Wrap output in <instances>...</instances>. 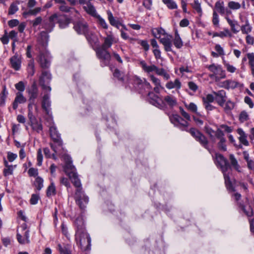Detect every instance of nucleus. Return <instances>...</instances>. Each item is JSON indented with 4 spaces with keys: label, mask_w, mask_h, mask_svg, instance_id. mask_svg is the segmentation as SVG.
<instances>
[{
    "label": "nucleus",
    "mask_w": 254,
    "mask_h": 254,
    "mask_svg": "<svg viewBox=\"0 0 254 254\" xmlns=\"http://www.w3.org/2000/svg\"><path fill=\"white\" fill-rule=\"evenodd\" d=\"M26 98L23 96L22 93L17 92L12 104L13 109L16 110L19 104H23L26 102Z\"/></svg>",
    "instance_id": "obj_25"
},
{
    "label": "nucleus",
    "mask_w": 254,
    "mask_h": 254,
    "mask_svg": "<svg viewBox=\"0 0 254 254\" xmlns=\"http://www.w3.org/2000/svg\"><path fill=\"white\" fill-rule=\"evenodd\" d=\"M96 17L98 18V23L104 29H107L108 27V26L105 20L99 15H98Z\"/></svg>",
    "instance_id": "obj_62"
},
{
    "label": "nucleus",
    "mask_w": 254,
    "mask_h": 254,
    "mask_svg": "<svg viewBox=\"0 0 254 254\" xmlns=\"http://www.w3.org/2000/svg\"><path fill=\"white\" fill-rule=\"evenodd\" d=\"M229 8L232 10H238L241 7V4L238 2L230 1L228 3Z\"/></svg>",
    "instance_id": "obj_50"
},
{
    "label": "nucleus",
    "mask_w": 254,
    "mask_h": 254,
    "mask_svg": "<svg viewBox=\"0 0 254 254\" xmlns=\"http://www.w3.org/2000/svg\"><path fill=\"white\" fill-rule=\"evenodd\" d=\"M61 11L65 12H69L71 14L73 15L75 17L78 18L80 16L79 12L73 7H69L66 5L65 2L59 6Z\"/></svg>",
    "instance_id": "obj_24"
},
{
    "label": "nucleus",
    "mask_w": 254,
    "mask_h": 254,
    "mask_svg": "<svg viewBox=\"0 0 254 254\" xmlns=\"http://www.w3.org/2000/svg\"><path fill=\"white\" fill-rule=\"evenodd\" d=\"M30 103L28 105V118L31 119L32 117H35L34 115L33 108L35 109L36 113L38 111V105L34 103V100L29 101Z\"/></svg>",
    "instance_id": "obj_28"
},
{
    "label": "nucleus",
    "mask_w": 254,
    "mask_h": 254,
    "mask_svg": "<svg viewBox=\"0 0 254 254\" xmlns=\"http://www.w3.org/2000/svg\"><path fill=\"white\" fill-rule=\"evenodd\" d=\"M237 133L240 135L239 137L240 142L245 146H248L249 143L247 138V136L243 130L242 128H238L237 129Z\"/></svg>",
    "instance_id": "obj_34"
},
{
    "label": "nucleus",
    "mask_w": 254,
    "mask_h": 254,
    "mask_svg": "<svg viewBox=\"0 0 254 254\" xmlns=\"http://www.w3.org/2000/svg\"><path fill=\"white\" fill-rule=\"evenodd\" d=\"M114 38L112 34L107 35L104 38V42L101 47L103 48L108 49L110 48L114 42Z\"/></svg>",
    "instance_id": "obj_36"
},
{
    "label": "nucleus",
    "mask_w": 254,
    "mask_h": 254,
    "mask_svg": "<svg viewBox=\"0 0 254 254\" xmlns=\"http://www.w3.org/2000/svg\"><path fill=\"white\" fill-rule=\"evenodd\" d=\"M229 160L232 167L237 171L241 172V168L239 165L238 162L234 155L230 154L229 155Z\"/></svg>",
    "instance_id": "obj_38"
},
{
    "label": "nucleus",
    "mask_w": 254,
    "mask_h": 254,
    "mask_svg": "<svg viewBox=\"0 0 254 254\" xmlns=\"http://www.w3.org/2000/svg\"><path fill=\"white\" fill-rule=\"evenodd\" d=\"M215 97L214 95L208 94L206 97H203L202 101L203 103H210L214 101Z\"/></svg>",
    "instance_id": "obj_56"
},
{
    "label": "nucleus",
    "mask_w": 254,
    "mask_h": 254,
    "mask_svg": "<svg viewBox=\"0 0 254 254\" xmlns=\"http://www.w3.org/2000/svg\"><path fill=\"white\" fill-rule=\"evenodd\" d=\"M215 96V100L219 105L223 107L226 101V92L223 90H220L217 92L213 91Z\"/></svg>",
    "instance_id": "obj_14"
},
{
    "label": "nucleus",
    "mask_w": 254,
    "mask_h": 254,
    "mask_svg": "<svg viewBox=\"0 0 254 254\" xmlns=\"http://www.w3.org/2000/svg\"><path fill=\"white\" fill-rule=\"evenodd\" d=\"M141 87L144 88L145 89L147 90V92H148V96H149V93H152V92H150V90L152 89V87L150 85V84L147 82L145 79H143V85H142ZM148 99L149 100V102L152 100L148 96Z\"/></svg>",
    "instance_id": "obj_52"
},
{
    "label": "nucleus",
    "mask_w": 254,
    "mask_h": 254,
    "mask_svg": "<svg viewBox=\"0 0 254 254\" xmlns=\"http://www.w3.org/2000/svg\"><path fill=\"white\" fill-rule=\"evenodd\" d=\"M50 132L51 137L54 141V144H51V148L57 154L61 155L60 150L63 149V143L60 135L54 126L50 127Z\"/></svg>",
    "instance_id": "obj_7"
},
{
    "label": "nucleus",
    "mask_w": 254,
    "mask_h": 254,
    "mask_svg": "<svg viewBox=\"0 0 254 254\" xmlns=\"http://www.w3.org/2000/svg\"><path fill=\"white\" fill-rule=\"evenodd\" d=\"M205 131L206 133L209 135L211 139L214 140L215 137H217V134L219 131H222L220 129L218 128L216 131L213 130L211 128L205 127Z\"/></svg>",
    "instance_id": "obj_43"
},
{
    "label": "nucleus",
    "mask_w": 254,
    "mask_h": 254,
    "mask_svg": "<svg viewBox=\"0 0 254 254\" xmlns=\"http://www.w3.org/2000/svg\"><path fill=\"white\" fill-rule=\"evenodd\" d=\"M165 86L166 88L169 90L175 89L177 93H179V90L182 87V83L179 79L176 78L174 81L170 80L168 81L166 83Z\"/></svg>",
    "instance_id": "obj_21"
},
{
    "label": "nucleus",
    "mask_w": 254,
    "mask_h": 254,
    "mask_svg": "<svg viewBox=\"0 0 254 254\" xmlns=\"http://www.w3.org/2000/svg\"><path fill=\"white\" fill-rule=\"evenodd\" d=\"M56 193V187L54 183L52 182L50 185L48 187L47 190V195L48 197L55 195Z\"/></svg>",
    "instance_id": "obj_45"
},
{
    "label": "nucleus",
    "mask_w": 254,
    "mask_h": 254,
    "mask_svg": "<svg viewBox=\"0 0 254 254\" xmlns=\"http://www.w3.org/2000/svg\"><path fill=\"white\" fill-rule=\"evenodd\" d=\"M58 19V14L55 13L49 17L47 21L44 22L43 28L46 30L47 32H50L53 30Z\"/></svg>",
    "instance_id": "obj_13"
},
{
    "label": "nucleus",
    "mask_w": 254,
    "mask_h": 254,
    "mask_svg": "<svg viewBox=\"0 0 254 254\" xmlns=\"http://www.w3.org/2000/svg\"><path fill=\"white\" fill-rule=\"evenodd\" d=\"M248 15L246 12L243 11L239 13V18L240 20V22L242 23H248L249 22V20L247 17Z\"/></svg>",
    "instance_id": "obj_55"
},
{
    "label": "nucleus",
    "mask_w": 254,
    "mask_h": 254,
    "mask_svg": "<svg viewBox=\"0 0 254 254\" xmlns=\"http://www.w3.org/2000/svg\"><path fill=\"white\" fill-rule=\"evenodd\" d=\"M96 51L97 57L105 62L108 63L111 58L110 53L107 51V49L102 47H96L94 49Z\"/></svg>",
    "instance_id": "obj_11"
},
{
    "label": "nucleus",
    "mask_w": 254,
    "mask_h": 254,
    "mask_svg": "<svg viewBox=\"0 0 254 254\" xmlns=\"http://www.w3.org/2000/svg\"><path fill=\"white\" fill-rule=\"evenodd\" d=\"M15 88L19 92L22 93L23 92L25 88V84L23 81H19L17 83L15 84Z\"/></svg>",
    "instance_id": "obj_61"
},
{
    "label": "nucleus",
    "mask_w": 254,
    "mask_h": 254,
    "mask_svg": "<svg viewBox=\"0 0 254 254\" xmlns=\"http://www.w3.org/2000/svg\"><path fill=\"white\" fill-rule=\"evenodd\" d=\"M246 56L252 73L254 72V53H249L247 54Z\"/></svg>",
    "instance_id": "obj_41"
},
{
    "label": "nucleus",
    "mask_w": 254,
    "mask_h": 254,
    "mask_svg": "<svg viewBox=\"0 0 254 254\" xmlns=\"http://www.w3.org/2000/svg\"><path fill=\"white\" fill-rule=\"evenodd\" d=\"M239 207L248 217H251L253 215V210L249 205H244L240 204Z\"/></svg>",
    "instance_id": "obj_40"
},
{
    "label": "nucleus",
    "mask_w": 254,
    "mask_h": 254,
    "mask_svg": "<svg viewBox=\"0 0 254 254\" xmlns=\"http://www.w3.org/2000/svg\"><path fill=\"white\" fill-rule=\"evenodd\" d=\"M241 30L243 34H248L252 31V27L250 25L249 22L246 23L241 27Z\"/></svg>",
    "instance_id": "obj_48"
},
{
    "label": "nucleus",
    "mask_w": 254,
    "mask_h": 254,
    "mask_svg": "<svg viewBox=\"0 0 254 254\" xmlns=\"http://www.w3.org/2000/svg\"><path fill=\"white\" fill-rule=\"evenodd\" d=\"M217 13H219L221 15H224V12L226 11V8L224 7V3L223 1H217L215 4L214 9Z\"/></svg>",
    "instance_id": "obj_35"
},
{
    "label": "nucleus",
    "mask_w": 254,
    "mask_h": 254,
    "mask_svg": "<svg viewBox=\"0 0 254 254\" xmlns=\"http://www.w3.org/2000/svg\"><path fill=\"white\" fill-rule=\"evenodd\" d=\"M149 96L152 100L150 103L160 109H163L166 106L173 108L177 105L176 98L171 95L165 96L163 99L153 93H149Z\"/></svg>",
    "instance_id": "obj_5"
},
{
    "label": "nucleus",
    "mask_w": 254,
    "mask_h": 254,
    "mask_svg": "<svg viewBox=\"0 0 254 254\" xmlns=\"http://www.w3.org/2000/svg\"><path fill=\"white\" fill-rule=\"evenodd\" d=\"M224 134L223 131H219L217 134V138L219 139V142L218 143V148L222 151H225L227 150L226 145V139L224 137Z\"/></svg>",
    "instance_id": "obj_27"
},
{
    "label": "nucleus",
    "mask_w": 254,
    "mask_h": 254,
    "mask_svg": "<svg viewBox=\"0 0 254 254\" xmlns=\"http://www.w3.org/2000/svg\"><path fill=\"white\" fill-rule=\"evenodd\" d=\"M207 67L212 72L209 74V77L213 79L216 82H219L221 79L226 78L225 71L223 69L221 65L213 64L207 66Z\"/></svg>",
    "instance_id": "obj_8"
},
{
    "label": "nucleus",
    "mask_w": 254,
    "mask_h": 254,
    "mask_svg": "<svg viewBox=\"0 0 254 254\" xmlns=\"http://www.w3.org/2000/svg\"><path fill=\"white\" fill-rule=\"evenodd\" d=\"M166 33L165 30L161 28H155L152 30V35L157 39H160Z\"/></svg>",
    "instance_id": "obj_44"
},
{
    "label": "nucleus",
    "mask_w": 254,
    "mask_h": 254,
    "mask_svg": "<svg viewBox=\"0 0 254 254\" xmlns=\"http://www.w3.org/2000/svg\"><path fill=\"white\" fill-rule=\"evenodd\" d=\"M212 23L215 26H218L219 23V16L215 10L213 12Z\"/></svg>",
    "instance_id": "obj_63"
},
{
    "label": "nucleus",
    "mask_w": 254,
    "mask_h": 254,
    "mask_svg": "<svg viewBox=\"0 0 254 254\" xmlns=\"http://www.w3.org/2000/svg\"><path fill=\"white\" fill-rule=\"evenodd\" d=\"M190 132L191 135L195 138L197 141L199 142L202 145L205 147H206L208 143L207 140L200 132L194 128H191Z\"/></svg>",
    "instance_id": "obj_12"
},
{
    "label": "nucleus",
    "mask_w": 254,
    "mask_h": 254,
    "mask_svg": "<svg viewBox=\"0 0 254 254\" xmlns=\"http://www.w3.org/2000/svg\"><path fill=\"white\" fill-rule=\"evenodd\" d=\"M172 38L171 35L166 33L159 39L160 42L164 45L165 51L167 52L171 51Z\"/></svg>",
    "instance_id": "obj_16"
},
{
    "label": "nucleus",
    "mask_w": 254,
    "mask_h": 254,
    "mask_svg": "<svg viewBox=\"0 0 254 254\" xmlns=\"http://www.w3.org/2000/svg\"><path fill=\"white\" fill-rule=\"evenodd\" d=\"M18 10V7L16 3H12L8 10V14L10 15L14 14Z\"/></svg>",
    "instance_id": "obj_59"
},
{
    "label": "nucleus",
    "mask_w": 254,
    "mask_h": 254,
    "mask_svg": "<svg viewBox=\"0 0 254 254\" xmlns=\"http://www.w3.org/2000/svg\"><path fill=\"white\" fill-rule=\"evenodd\" d=\"M57 249L60 254H72L71 246L69 245L58 244Z\"/></svg>",
    "instance_id": "obj_33"
},
{
    "label": "nucleus",
    "mask_w": 254,
    "mask_h": 254,
    "mask_svg": "<svg viewBox=\"0 0 254 254\" xmlns=\"http://www.w3.org/2000/svg\"><path fill=\"white\" fill-rule=\"evenodd\" d=\"M38 61L42 67H47L50 62L49 54L47 52L40 54L39 56Z\"/></svg>",
    "instance_id": "obj_26"
},
{
    "label": "nucleus",
    "mask_w": 254,
    "mask_h": 254,
    "mask_svg": "<svg viewBox=\"0 0 254 254\" xmlns=\"http://www.w3.org/2000/svg\"><path fill=\"white\" fill-rule=\"evenodd\" d=\"M7 95L8 92L4 86L0 93V107H3L5 105Z\"/></svg>",
    "instance_id": "obj_42"
},
{
    "label": "nucleus",
    "mask_w": 254,
    "mask_h": 254,
    "mask_svg": "<svg viewBox=\"0 0 254 254\" xmlns=\"http://www.w3.org/2000/svg\"><path fill=\"white\" fill-rule=\"evenodd\" d=\"M218 85L220 87L227 89H233L239 85V83L236 80L228 79L219 82Z\"/></svg>",
    "instance_id": "obj_18"
},
{
    "label": "nucleus",
    "mask_w": 254,
    "mask_h": 254,
    "mask_svg": "<svg viewBox=\"0 0 254 254\" xmlns=\"http://www.w3.org/2000/svg\"><path fill=\"white\" fill-rule=\"evenodd\" d=\"M170 120L174 126L182 130H185L189 125L188 122L187 121L184 120L181 117L177 114L170 116Z\"/></svg>",
    "instance_id": "obj_10"
},
{
    "label": "nucleus",
    "mask_w": 254,
    "mask_h": 254,
    "mask_svg": "<svg viewBox=\"0 0 254 254\" xmlns=\"http://www.w3.org/2000/svg\"><path fill=\"white\" fill-rule=\"evenodd\" d=\"M34 186L38 190H41L43 187V179L40 177H37L34 182Z\"/></svg>",
    "instance_id": "obj_49"
},
{
    "label": "nucleus",
    "mask_w": 254,
    "mask_h": 254,
    "mask_svg": "<svg viewBox=\"0 0 254 254\" xmlns=\"http://www.w3.org/2000/svg\"><path fill=\"white\" fill-rule=\"evenodd\" d=\"M139 64L142 70L148 74L154 72L157 75L162 76L165 80H168L170 78V74L163 68H159L153 64H148L143 60L139 61Z\"/></svg>",
    "instance_id": "obj_6"
},
{
    "label": "nucleus",
    "mask_w": 254,
    "mask_h": 254,
    "mask_svg": "<svg viewBox=\"0 0 254 254\" xmlns=\"http://www.w3.org/2000/svg\"><path fill=\"white\" fill-rule=\"evenodd\" d=\"M149 77L150 78V80L155 85V87L154 88V91L156 93H159L160 92V90L163 88L161 85V82L160 79L153 75H150Z\"/></svg>",
    "instance_id": "obj_30"
},
{
    "label": "nucleus",
    "mask_w": 254,
    "mask_h": 254,
    "mask_svg": "<svg viewBox=\"0 0 254 254\" xmlns=\"http://www.w3.org/2000/svg\"><path fill=\"white\" fill-rule=\"evenodd\" d=\"M84 10L89 15L93 17H96L98 15L96 12L95 7L89 1L86 3V5L83 7Z\"/></svg>",
    "instance_id": "obj_29"
},
{
    "label": "nucleus",
    "mask_w": 254,
    "mask_h": 254,
    "mask_svg": "<svg viewBox=\"0 0 254 254\" xmlns=\"http://www.w3.org/2000/svg\"><path fill=\"white\" fill-rule=\"evenodd\" d=\"M215 162L218 167H220L222 172L225 180V183L227 189L231 191H235L232 182L230 179V174L231 172V167L227 160L223 155L216 153L215 154Z\"/></svg>",
    "instance_id": "obj_4"
},
{
    "label": "nucleus",
    "mask_w": 254,
    "mask_h": 254,
    "mask_svg": "<svg viewBox=\"0 0 254 254\" xmlns=\"http://www.w3.org/2000/svg\"><path fill=\"white\" fill-rule=\"evenodd\" d=\"M192 6L198 14L201 15L202 9L200 3L199 2L198 0H194L193 3L192 4Z\"/></svg>",
    "instance_id": "obj_53"
},
{
    "label": "nucleus",
    "mask_w": 254,
    "mask_h": 254,
    "mask_svg": "<svg viewBox=\"0 0 254 254\" xmlns=\"http://www.w3.org/2000/svg\"><path fill=\"white\" fill-rule=\"evenodd\" d=\"M225 19L230 25L232 31L234 33H237L239 32V30L236 28V26H238V22L236 20H233L231 19L227 16L225 17Z\"/></svg>",
    "instance_id": "obj_39"
},
{
    "label": "nucleus",
    "mask_w": 254,
    "mask_h": 254,
    "mask_svg": "<svg viewBox=\"0 0 254 254\" xmlns=\"http://www.w3.org/2000/svg\"><path fill=\"white\" fill-rule=\"evenodd\" d=\"M75 224L76 226L75 239L77 244L83 251L89 250L91 246V238L85 230L82 219L80 218L76 219Z\"/></svg>",
    "instance_id": "obj_2"
},
{
    "label": "nucleus",
    "mask_w": 254,
    "mask_h": 254,
    "mask_svg": "<svg viewBox=\"0 0 254 254\" xmlns=\"http://www.w3.org/2000/svg\"><path fill=\"white\" fill-rule=\"evenodd\" d=\"M3 164L4 168L3 170V174L4 177H8L12 175L14 169L16 165H9L5 158H3Z\"/></svg>",
    "instance_id": "obj_22"
},
{
    "label": "nucleus",
    "mask_w": 254,
    "mask_h": 254,
    "mask_svg": "<svg viewBox=\"0 0 254 254\" xmlns=\"http://www.w3.org/2000/svg\"><path fill=\"white\" fill-rule=\"evenodd\" d=\"M17 158V155L10 151L7 152V159L6 160L9 162H12Z\"/></svg>",
    "instance_id": "obj_57"
},
{
    "label": "nucleus",
    "mask_w": 254,
    "mask_h": 254,
    "mask_svg": "<svg viewBox=\"0 0 254 254\" xmlns=\"http://www.w3.org/2000/svg\"><path fill=\"white\" fill-rule=\"evenodd\" d=\"M62 158L65 162L64 172L76 188L74 196L76 202L81 209H84L88 202V197L82 190L80 181L78 178L77 173L75 172V168L72 164L71 157L68 154L64 153L62 155Z\"/></svg>",
    "instance_id": "obj_1"
},
{
    "label": "nucleus",
    "mask_w": 254,
    "mask_h": 254,
    "mask_svg": "<svg viewBox=\"0 0 254 254\" xmlns=\"http://www.w3.org/2000/svg\"><path fill=\"white\" fill-rule=\"evenodd\" d=\"M88 42L94 48V49L99 46V39L97 36L93 32L89 31L85 35Z\"/></svg>",
    "instance_id": "obj_17"
},
{
    "label": "nucleus",
    "mask_w": 254,
    "mask_h": 254,
    "mask_svg": "<svg viewBox=\"0 0 254 254\" xmlns=\"http://www.w3.org/2000/svg\"><path fill=\"white\" fill-rule=\"evenodd\" d=\"M107 14L108 15V19L110 22V24L111 25L116 27L117 28H119V26L121 25V24L118 20L116 19L113 16V15L111 11L110 10H108L107 11Z\"/></svg>",
    "instance_id": "obj_32"
},
{
    "label": "nucleus",
    "mask_w": 254,
    "mask_h": 254,
    "mask_svg": "<svg viewBox=\"0 0 254 254\" xmlns=\"http://www.w3.org/2000/svg\"><path fill=\"white\" fill-rule=\"evenodd\" d=\"M138 43L142 47L145 51H148L149 45L146 40H139Z\"/></svg>",
    "instance_id": "obj_64"
},
{
    "label": "nucleus",
    "mask_w": 254,
    "mask_h": 254,
    "mask_svg": "<svg viewBox=\"0 0 254 254\" xmlns=\"http://www.w3.org/2000/svg\"><path fill=\"white\" fill-rule=\"evenodd\" d=\"M239 120L241 122H244L249 120V115L248 113L245 111H242L239 115Z\"/></svg>",
    "instance_id": "obj_60"
},
{
    "label": "nucleus",
    "mask_w": 254,
    "mask_h": 254,
    "mask_svg": "<svg viewBox=\"0 0 254 254\" xmlns=\"http://www.w3.org/2000/svg\"><path fill=\"white\" fill-rule=\"evenodd\" d=\"M37 165L41 166L43 162V154L42 149L39 148L37 151Z\"/></svg>",
    "instance_id": "obj_58"
},
{
    "label": "nucleus",
    "mask_w": 254,
    "mask_h": 254,
    "mask_svg": "<svg viewBox=\"0 0 254 254\" xmlns=\"http://www.w3.org/2000/svg\"><path fill=\"white\" fill-rule=\"evenodd\" d=\"M162 1L169 9H177L178 7L177 3L173 0H163Z\"/></svg>",
    "instance_id": "obj_47"
},
{
    "label": "nucleus",
    "mask_w": 254,
    "mask_h": 254,
    "mask_svg": "<svg viewBox=\"0 0 254 254\" xmlns=\"http://www.w3.org/2000/svg\"><path fill=\"white\" fill-rule=\"evenodd\" d=\"M11 67L15 70H19L21 67V60L18 55L15 54L10 59Z\"/></svg>",
    "instance_id": "obj_23"
},
{
    "label": "nucleus",
    "mask_w": 254,
    "mask_h": 254,
    "mask_svg": "<svg viewBox=\"0 0 254 254\" xmlns=\"http://www.w3.org/2000/svg\"><path fill=\"white\" fill-rule=\"evenodd\" d=\"M22 231L21 233L17 231L16 238L18 242L21 245L29 244V231L26 229V224L24 223L21 225Z\"/></svg>",
    "instance_id": "obj_9"
},
{
    "label": "nucleus",
    "mask_w": 254,
    "mask_h": 254,
    "mask_svg": "<svg viewBox=\"0 0 254 254\" xmlns=\"http://www.w3.org/2000/svg\"><path fill=\"white\" fill-rule=\"evenodd\" d=\"M51 79V75L47 71H43L39 79L40 85L43 90L45 91L44 95L42 98V107L48 115L50 113L51 101L50 96L51 88L49 86V83Z\"/></svg>",
    "instance_id": "obj_3"
},
{
    "label": "nucleus",
    "mask_w": 254,
    "mask_h": 254,
    "mask_svg": "<svg viewBox=\"0 0 254 254\" xmlns=\"http://www.w3.org/2000/svg\"><path fill=\"white\" fill-rule=\"evenodd\" d=\"M29 95V100H35L38 96V88L36 82L35 81L32 83L31 87L27 90Z\"/></svg>",
    "instance_id": "obj_20"
},
{
    "label": "nucleus",
    "mask_w": 254,
    "mask_h": 254,
    "mask_svg": "<svg viewBox=\"0 0 254 254\" xmlns=\"http://www.w3.org/2000/svg\"><path fill=\"white\" fill-rule=\"evenodd\" d=\"M57 22H59V27L61 28H65L67 27L70 23V19L64 15H58V19Z\"/></svg>",
    "instance_id": "obj_31"
},
{
    "label": "nucleus",
    "mask_w": 254,
    "mask_h": 254,
    "mask_svg": "<svg viewBox=\"0 0 254 254\" xmlns=\"http://www.w3.org/2000/svg\"><path fill=\"white\" fill-rule=\"evenodd\" d=\"M174 46L178 49H180L183 46V42L178 33L177 29L175 30V36L173 40Z\"/></svg>",
    "instance_id": "obj_37"
},
{
    "label": "nucleus",
    "mask_w": 254,
    "mask_h": 254,
    "mask_svg": "<svg viewBox=\"0 0 254 254\" xmlns=\"http://www.w3.org/2000/svg\"><path fill=\"white\" fill-rule=\"evenodd\" d=\"M74 29L78 34L84 35L89 31L88 26L85 21H79L75 24Z\"/></svg>",
    "instance_id": "obj_19"
},
{
    "label": "nucleus",
    "mask_w": 254,
    "mask_h": 254,
    "mask_svg": "<svg viewBox=\"0 0 254 254\" xmlns=\"http://www.w3.org/2000/svg\"><path fill=\"white\" fill-rule=\"evenodd\" d=\"M29 119V125L33 131L40 133L42 131L43 126L41 121H38L35 117Z\"/></svg>",
    "instance_id": "obj_15"
},
{
    "label": "nucleus",
    "mask_w": 254,
    "mask_h": 254,
    "mask_svg": "<svg viewBox=\"0 0 254 254\" xmlns=\"http://www.w3.org/2000/svg\"><path fill=\"white\" fill-rule=\"evenodd\" d=\"M223 64L226 70L229 72L234 73L237 70V68L234 66L226 61L223 62Z\"/></svg>",
    "instance_id": "obj_51"
},
{
    "label": "nucleus",
    "mask_w": 254,
    "mask_h": 254,
    "mask_svg": "<svg viewBox=\"0 0 254 254\" xmlns=\"http://www.w3.org/2000/svg\"><path fill=\"white\" fill-rule=\"evenodd\" d=\"M185 107L190 112L195 113L197 115L200 116L197 112V107L194 103H190L189 104H185Z\"/></svg>",
    "instance_id": "obj_46"
},
{
    "label": "nucleus",
    "mask_w": 254,
    "mask_h": 254,
    "mask_svg": "<svg viewBox=\"0 0 254 254\" xmlns=\"http://www.w3.org/2000/svg\"><path fill=\"white\" fill-rule=\"evenodd\" d=\"M232 37V34L228 29L225 28L223 31L219 32V37L221 38H224L225 37Z\"/></svg>",
    "instance_id": "obj_54"
}]
</instances>
